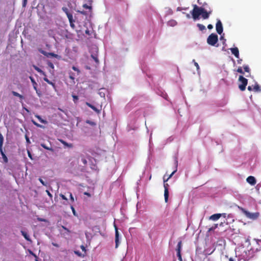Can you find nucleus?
<instances>
[{"label":"nucleus","instance_id":"nucleus-1","mask_svg":"<svg viewBox=\"0 0 261 261\" xmlns=\"http://www.w3.org/2000/svg\"><path fill=\"white\" fill-rule=\"evenodd\" d=\"M240 210L248 218L250 219L255 220L259 217V213L258 212L250 213L242 207L240 208Z\"/></svg>","mask_w":261,"mask_h":261},{"label":"nucleus","instance_id":"nucleus-2","mask_svg":"<svg viewBox=\"0 0 261 261\" xmlns=\"http://www.w3.org/2000/svg\"><path fill=\"white\" fill-rule=\"evenodd\" d=\"M218 41V35L216 34L212 33L209 35L207 38V43L212 46H215Z\"/></svg>","mask_w":261,"mask_h":261},{"label":"nucleus","instance_id":"nucleus-3","mask_svg":"<svg viewBox=\"0 0 261 261\" xmlns=\"http://www.w3.org/2000/svg\"><path fill=\"white\" fill-rule=\"evenodd\" d=\"M203 10V8L198 7L197 5H194V8L191 13L193 18L194 19H198L199 16L201 15V11Z\"/></svg>","mask_w":261,"mask_h":261},{"label":"nucleus","instance_id":"nucleus-4","mask_svg":"<svg viewBox=\"0 0 261 261\" xmlns=\"http://www.w3.org/2000/svg\"><path fill=\"white\" fill-rule=\"evenodd\" d=\"M239 81L241 83L239 85L240 90L242 91H244L247 85L248 80L242 75H240L239 77Z\"/></svg>","mask_w":261,"mask_h":261},{"label":"nucleus","instance_id":"nucleus-5","mask_svg":"<svg viewBox=\"0 0 261 261\" xmlns=\"http://www.w3.org/2000/svg\"><path fill=\"white\" fill-rule=\"evenodd\" d=\"M216 28L217 32L220 35L221 34V33L223 32V27H222V24L221 23V21L219 19H218L217 20V22L216 23Z\"/></svg>","mask_w":261,"mask_h":261},{"label":"nucleus","instance_id":"nucleus-6","mask_svg":"<svg viewBox=\"0 0 261 261\" xmlns=\"http://www.w3.org/2000/svg\"><path fill=\"white\" fill-rule=\"evenodd\" d=\"M114 227H115V248H117L118 246H119V232H118V228L116 226V225L115 224L114 225Z\"/></svg>","mask_w":261,"mask_h":261},{"label":"nucleus","instance_id":"nucleus-7","mask_svg":"<svg viewBox=\"0 0 261 261\" xmlns=\"http://www.w3.org/2000/svg\"><path fill=\"white\" fill-rule=\"evenodd\" d=\"M164 189H165V190H164L165 201L166 202H167L168 200V197H169V191H168V184H165V182H164Z\"/></svg>","mask_w":261,"mask_h":261},{"label":"nucleus","instance_id":"nucleus-8","mask_svg":"<svg viewBox=\"0 0 261 261\" xmlns=\"http://www.w3.org/2000/svg\"><path fill=\"white\" fill-rule=\"evenodd\" d=\"M212 11L207 12L203 8V10L201 11V15L202 17L204 19H207L209 17L210 14L212 13Z\"/></svg>","mask_w":261,"mask_h":261},{"label":"nucleus","instance_id":"nucleus-9","mask_svg":"<svg viewBox=\"0 0 261 261\" xmlns=\"http://www.w3.org/2000/svg\"><path fill=\"white\" fill-rule=\"evenodd\" d=\"M247 181L251 185H254L256 182V180L254 176H248L246 179Z\"/></svg>","mask_w":261,"mask_h":261},{"label":"nucleus","instance_id":"nucleus-10","mask_svg":"<svg viewBox=\"0 0 261 261\" xmlns=\"http://www.w3.org/2000/svg\"><path fill=\"white\" fill-rule=\"evenodd\" d=\"M230 50L231 53L237 58H239V49L237 47L231 48Z\"/></svg>","mask_w":261,"mask_h":261},{"label":"nucleus","instance_id":"nucleus-11","mask_svg":"<svg viewBox=\"0 0 261 261\" xmlns=\"http://www.w3.org/2000/svg\"><path fill=\"white\" fill-rule=\"evenodd\" d=\"M221 217V214H215L210 216V219L213 221H216L218 220Z\"/></svg>","mask_w":261,"mask_h":261},{"label":"nucleus","instance_id":"nucleus-12","mask_svg":"<svg viewBox=\"0 0 261 261\" xmlns=\"http://www.w3.org/2000/svg\"><path fill=\"white\" fill-rule=\"evenodd\" d=\"M181 248H182V241H179L178 242V244H177V245L176 248V251L177 254L181 253Z\"/></svg>","mask_w":261,"mask_h":261},{"label":"nucleus","instance_id":"nucleus-13","mask_svg":"<svg viewBox=\"0 0 261 261\" xmlns=\"http://www.w3.org/2000/svg\"><path fill=\"white\" fill-rule=\"evenodd\" d=\"M181 248H182V241H179L178 242V244H177V245L176 248V251L177 254L181 253Z\"/></svg>","mask_w":261,"mask_h":261},{"label":"nucleus","instance_id":"nucleus-14","mask_svg":"<svg viewBox=\"0 0 261 261\" xmlns=\"http://www.w3.org/2000/svg\"><path fill=\"white\" fill-rule=\"evenodd\" d=\"M58 140L62 144H63L66 147H67L68 148H72L73 146L72 144L68 143L67 142H66V141H65L64 140H63L62 139H58Z\"/></svg>","mask_w":261,"mask_h":261},{"label":"nucleus","instance_id":"nucleus-15","mask_svg":"<svg viewBox=\"0 0 261 261\" xmlns=\"http://www.w3.org/2000/svg\"><path fill=\"white\" fill-rule=\"evenodd\" d=\"M86 105L88 106L89 107H90V108H91L93 110H94L95 112H96L97 113H100V110H98V109H97L95 106H94L93 105H91V103H90L89 102H86Z\"/></svg>","mask_w":261,"mask_h":261},{"label":"nucleus","instance_id":"nucleus-16","mask_svg":"<svg viewBox=\"0 0 261 261\" xmlns=\"http://www.w3.org/2000/svg\"><path fill=\"white\" fill-rule=\"evenodd\" d=\"M0 152L4 162L7 163L8 161V158L3 150V147L0 148Z\"/></svg>","mask_w":261,"mask_h":261},{"label":"nucleus","instance_id":"nucleus-17","mask_svg":"<svg viewBox=\"0 0 261 261\" xmlns=\"http://www.w3.org/2000/svg\"><path fill=\"white\" fill-rule=\"evenodd\" d=\"M34 69L37 71H38L41 74L43 75L44 76H46V73L43 70H42L40 68H39V67H38L36 66H34Z\"/></svg>","mask_w":261,"mask_h":261},{"label":"nucleus","instance_id":"nucleus-18","mask_svg":"<svg viewBox=\"0 0 261 261\" xmlns=\"http://www.w3.org/2000/svg\"><path fill=\"white\" fill-rule=\"evenodd\" d=\"M12 94L15 96H17L18 97H19L20 99H24V97L23 96H22V95L19 94L18 93L15 92V91H12Z\"/></svg>","mask_w":261,"mask_h":261},{"label":"nucleus","instance_id":"nucleus-19","mask_svg":"<svg viewBox=\"0 0 261 261\" xmlns=\"http://www.w3.org/2000/svg\"><path fill=\"white\" fill-rule=\"evenodd\" d=\"M44 81L47 83L48 84L51 85L53 87L55 88V84L50 81L47 78V76H44L43 78Z\"/></svg>","mask_w":261,"mask_h":261},{"label":"nucleus","instance_id":"nucleus-20","mask_svg":"<svg viewBox=\"0 0 261 261\" xmlns=\"http://www.w3.org/2000/svg\"><path fill=\"white\" fill-rule=\"evenodd\" d=\"M253 89L255 92H259L261 91L260 87L257 83L254 85Z\"/></svg>","mask_w":261,"mask_h":261},{"label":"nucleus","instance_id":"nucleus-21","mask_svg":"<svg viewBox=\"0 0 261 261\" xmlns=\"http://www.w3.org/2000/svg\"><path fill=\"white\" fill-rule=\"evenodd\" d=\"M176 24H177V22L174 20H171L168 22V25L171 26V27H174V26L176 25Z\"/></svg>","mask_w":261,"mask_h":261},{"label":"nucleus","instance_id":"nucleus-22","mask_svg":"<svg viewBox=\"0 0 261 261\" xmlns=\"http://www.w3.org/2000/svg\"><path fill=\"white\" fill-rule=\"evenodd\" d=\"M35 116L41 122L44 124L47 123V121L41 118V116L38 115H35Z\"/></svg>","mask_w":261,"mask_h":261},{"label":"nucleus","instance_id":"nucleus-23","mask_svg":"<svg viewBox=\"0 0 261 261\" xmlns=\"http://www.w3.org/2000/svg\"><path fill=\"white\" fill-rule=\"evenodd\" d=\"M30 79H31V81L33 84V88L35 90H36V89L37 88V83L35 82V80L32 77H30Z\"/></svg>","mask_w":261,"mask_h":261},{"label":"nucleus","instance_id":"nucleus-24","mask_svg":"<svg viewBox=\"0 0 261 261\" xmlns=\"http://www.w3.org/2000/svg\"><path fill=\"white\" fill-rule=\"evenodd\" d=\"M41 146L45 149H47V150H50L51 151H54L53 149L51 147L48 146L46 145L45 144H43V143L41 144Z\"/></svg>","mask_w":261,"mask_h":261},{"label":"nucleus","instance_id":"nucleus-25","mask_svg":"<svg viewBox=\"0 0 261 261\" xmlns=\"http://www.w3.org/2000/svg\"><path fill=\"white\" fill-rule=\"evenodd\" d=\"M67 16L68 18V20H69V21L70 23H72V22H74V20L73 19V16L71 13L70 14H67Z\"/></svg>","mask_w":261,"mask_h":261},{"label":"nucleus","instance_id":"nucleus-26","mask_svg":"<svg viewBox=\"0 0 261 261\" xmlns=\"http://www.w3.org/2000/svg\"><path fill=\"white\" fill-rule=\"evenodd\" d=\"M91 57L94 60V61L95 62L96 64H99V60L98 59V57H97V55H91Z\"/></svg>","mask_w":261,"mask_h":261},{"label":"nucleus","instance_id":"nucleus-27","mask_svg":"<svg viewBox=\"0 0 261 261\" xmlns=\"http://www.w3.org/2000/svg\"><path fill=\"white\" fill-rule=\"evenodd\" d=\"M197 27H198V28L199 29V30L200 31H203L204 30H205V27L202 24H200V23L197 24Z\"/></svg>","mask_w":261,"mask_h":261},{"label":"nucleus","instance_id":"nucleus-28","mask_svg":"<svg viewBox=\"0 0 261 261\" xmlns=\"http://www.w3.org/2000/svg\"><path fill=\"white\" fill-rule=\"evenodd\" d=\"M21 232L22 235L24 237V238L27 240H29V236L28 235V234L25 232H24L23 231H21Z\"/></svg>","mask_w":261,"mask_h":261},{"label":"nucleus","instance_id":"nucleus-29","mask_svg":"<svg viewBox=\"0 0 261 261\" xmlns=\"http://www.w3.org/2000/svg\"><path fill=\"white\" fill-rule=\"evenodd\" d=\"M177 170H174L171 174L169 175L168 177L166 179V180H164V182H167L170 178L172 177V176L173 175V174L176 172Z\"/></svg>","mask_w":261,"mask_h":261},{"label":"nucleus","instance_id":"nucleus-30","mask_svg":"<svg viewBox=\"0 0 261 261\" xmlns=\"http://www.w3.org/2000/svg\"><path fill=\"white\" fill-rule=\"evenodd\" d=\"M62 10L66 13V15L67 14H70V13L69 12L68 9L66 7H63Z\"/></svg>","mask_w":261,"mask_h":261},{"label":"nucleus","instance_id":"nucleus-31","mask_svg":"<svg viewBox=\"0 0 261 261\" xmlns=\"http://www.w3.org/2000/svg\"><path fill=\"white\" fill-rule=\"evenodd\" d=\"M72 96L73 97V100L74 102L75 103H76L77 102V100L79 99L78 96L75 95H72Z\"/></svg>","mask_w":261,"mask_h":261},{"label":"nucleus","instance_id":"nucleus-32","mask_svg":"<svg viewBox=\"0 0 261 261\" xmlns=\"http://www.w3.org/2000/svg\"><path fill=\"white\" fill-rule=\"evenodd\" d=\"M83 7L85 8V9H89L90 10H91L92 9V7L91 6H88L87 4H84Z\"/></svg>","mask_w":261,"mask_h":261},{"label":"nucleus","instance_id":"nucleus-33","mask_svg":"<svg viewBox=\"0 0 261 261\" xmlns=\"http://www.w3.org/2000/svg\"><path fill=\"white\" fill-rule=\"evenodd\" d=\"M217 227H218V224H215L212 227L209 228L208 231H211L215 230L216 228H217Z\"/></svg>","mask_w":261,"mask_h":261},{"label":"nucleus","instance_id":"nucleus-34","mask_svg":"<svg viewBox=\"0 0 261 261\" xmlns=\"http://www.w3.org/2000/svg\"><path fill=\"white\" fill-rule=\"evenodd\" d=\"M32 122H33V123L35 125H36V126H37V127H41V128L44 127L42 125H40V124H39L37 123V122H35V121H34V120H32Z\"/></svg>","mask_w":261,"mask_h":261},{"label":"nucleus","instance_id":"nucleus-35","mask_svg":"<svg viewBox=\"0 0 261 261\" xmlns=\"http://www.w3.org/2000/svg\"><path fill=\"white\" fill-rule=\"evenodd\" d=\"M243 68H244V70L246 72H250V69H249L248 66L245 65V66H243Z\"/></svg>","mask_w":261,"mask_h":261},{"label":"nucleus","instance_id":"nucleus-36","mask_svg":"<svg viewBox=\"0 0 261 261\" xmlns=\"http://www.w3.org/2000/svg\"><path fill=\"white\" fill-rule=\"evenodd\" d=\"M71 208L72 210V211L73 215L75 216H77V214H76V213L75 212V209H74V208L73 207V206H72V205L71 206Z\"/></svg>","mask_w":261,"mask_h":261},{"label":"nucleus","instance_id":"nucleus-37","mask_svg":"<svg viewBox=\"0 0 261 261\" xmlns=\"http://www.w3.org/2000/svg\"><path fill=\"white\" fill-rule=\"evenodd\" d=\"M72 69L73 70H74L75 71H77L78 74L80 73V70L77 67H76L75 66H72Z\"/></svg>","mask_w":261,"mask_h":261},{"label":"nucleus","instance_id":"nucleus-38","mask_svg":"<svg viewBox=\"0 0 261 261\" xmlns=\"http://www.w3.org/2000/svg\"><path fill=\"white\" fill-rule=\"evenodd\" d=\"M37 220L40 222H47V220L44 218H37Z\"/></svg>","mask_w":261,"mask_h":261},{"label":"nucleus","instance_id":"nucleus-39","mask_svg":"<svg viewBox=\"0 0 261 261\" xmlns=\"http://www.w3.org/2000/svg\"><path fill=\"white\" fill-rule=\"evenodd\" d=\"M237 72H238L239 73H242V74H244V72H243L241 67H240L238 68Z\"/></svg>","mask_w":261,"mask_h":261},{"label":"nucleus","instance_id":"nucleus-40","mask_svg":"<svg viewBox=\"0 0 261 261\" xmlns=\"http://www.w3.org/2000/svg\"><path fill=\"white\" fill-rule=\"evenodd\" d=\"M47 64H48V66L50 67L52 69H54V64L51 62H48L47 63Z\"/></svg>","mask_w":261,"mask_h":261},{"label":"nucleus","instance_id":"nucleus-41","mask_svg":"<svg viewBox=\"0 0 261 261\" xmlns=\"http://www.w3.org/2000/svg\"><path fill=\"white\" fill-rule=\"evenodd\" d=\"M177 256L178 257L179 261H182V257L181 253L177 254Z\"/></svg>","mask_w":261,"mask_h":261},{"label":"nucleus","instance_id":"nucleus-42","mask_svg":"<svg viewBox=\"0 0 261 261\" xmlns=\"http://www.w3.org/2000/svg\"><path fill=\"white\" fill-rule=\"evenodd\" d=\"M46 192L47 193V195L50 197V198L51 199L53 198V195L50 193V192L48 190H46Z\"/></svg>","mask_w":261,"mask_h":261},{"label":"nucleus","instance_id":"nucleus-43","mask_svg":"<svg viewBox=\"0 0 261 261\" xmlns=\"http://www.w3.org/2000/svg\"><path fill=\"white\" fill-rule=\"evenodd\" d=\"M39 180L43 186H46V184L45 183V182L43 180V179L41 178H39Z\"/></svg>","mask_w":261,"mask_h":261},{"label":"nucleus","instance_id":"nucleus-44","mask_svg":"<svg viewBox=\"0 0 261 261\" xmlns=\"http://www.w3.org/2000/svg\"><path fill=\"white\" fill-rule=\"evenodd\" d=\"M60 196L62 198V199L63 200H67V198L65 197V195H64L63 194H60Z\"/></svg>","mask_w":261,"mask_h":261},{"label":"nucleus","instance_id":"nucleus-45","mask_svg":"<svg viewBox=\"0 0 261 261\" xmlns=\"http://www.w3.org/2000/svg\"><path fill=\"white\" fill-rule=\"evenodd\" d=\"M35 91H36V93H37V95H38L39 97H40V96H41V92H40L39 90H38V89H37V88L36 89V90H35Z\"/></svg>","mask_w":261,"mask_h":261},{"label":"nucleus","instance_id":"nucleus-46","mask_svg":"<svg viewBox=\"0 0 261 261\" xmlns=\"http://www.w3.org/2000/svg\"><path fill=\"white\" fill-rule=\"evenodd\" d=\"M82 162H83V163L84 164V165H86L87 163V161L86 160V159L85 158H82Z\"/></svg>","mask_w":261,"mask_h":261},{"label":"nucleus","instance_id":"nucleus-47","mask_svg":"<svg viewBox=\"0 0 261 261\" xmlns=\"http://www.w3.org/2000/svg\"><path fill=\"white\" fill-rule=\"evenodd\" d=\"M70 198L71 201L72 202H74V197H73L72 194L71 193H70Z\"/></svg>","mask_w":261,"mask_h":261},{"label":"nucleus","instance_id":"nucleus-48","mask_svg":"<svg viewBox=\"0 0 261 261\" xmlns=\"http://www.w3.org/2000/svg\"><path fill=\"white\" fill-rule=\"evenodd\" d=\"M49 55L51 57H56V58L58 56V55L57 54H55L53 53H50L49 54Z\"/></svg>","mask_w":261,"mask_h":261},{"label":"nucleus","instance_id":"nucleus-49","mask_svg":"<svg viewBox=\"0 0 261 261\" xmlns=\"http://www.w3.org/2000/svg\"><path fill=\"white\" fill-rule=\"evenodd\" d=\"M207 28L209 29V30H211L213 28V26L212 24H209L208 25H207Z\"/></svg>","mask_w":261,"mask_h":261},{"label":"nucleus","instance_id":"nucleus-50","mask_svg":"<svg viewBox=\"0 0 261 261\" xmlns=\"http://www.w3.org/2000/svg\"><path fill=\"white\" fill-rule=\"evenodd\" d=\"M194 65H195V66L196 67L197 69H199V66L197 62H195V63H194Z\"/></svg>","mask_w":261,"mask_h":261},{"label":"nucleus","instance_id":"nucleus-51","mask_svg":"<svg viewBox=\"0 0 261 261\" xmlns=\"http://www.w3.org/2000/svg\"><path fill=\"white\" fill-rule=\"evenodd\" d=\"M25 139H26V141L28 143H30L29 138L27 135H25Z\"/></svg>","mask_w":261,"mask_h":261},{"label":"nucleus","instance_id":"nucleus-52","mask_svg":"<svg viewBox=\"0 0 261 261\" xmlns=\"http://www.w3.org/2000/svg\"><path fill=\"white\" fill-rule=\"evenodd\" d=\"M247 89H248V90L249 91H252V89H252V87H251V86H249L248 87Z\"/></svg>","mask_w":261,"mask_h":261},{"label":"nucleus","instance_id":"nucleus-53","mask_svg":"<svg viewBox=\"0 0 261 261\" xmlns=\"http://www.w3.org/2000/svg\"><path fill=\"white\" fill-rule=\"evenodd\" d=\"M86 123H88V124H93V122H91L90 120H87L86 121Z\"/></svg>","mask_w":261,"mask_h":261},{"label":"nucleus","instance_id":"nucleus-54","mask_svg":"<svg viewBox=\"0 0 261 261\" xmlns=\"http://www.w3.org/2000/svg\"><path fill=\"white\" fill-rule=\"evenodd\" d=\"M221 214V216L223 217L224 218H226V213H223V214Z\"/></svg>","mask_w":261,"mask_h":261},{"label":"nucleus","instance_id":"nucleus-55","mask_svg":"<svg viewBox=\"0 0 261 261\" xmlns=\"http://www.w3.org/2000/svg\"><path fill=\"white\" fill-rule=\"evenodd\" d=\"M69 78H70V79H71V80H73L74 79V77L73 76V75H69Z\"/></svg>","mask_w":261,"mask_h":261},{"label":"nucleus","instance_id":"nucleus-56","mask_svg":"<svg viewBox=\"0 0 261 261\" xmlns=\"http://www.w3.org/2000/svg\"><path fill=\"white\" fill-rule=\"evenodd\" d=\"M27 2V0H23V6H25Z\"/></svg>","mask_w":261,"mask_h":261},{"label":"nucleus","instance_id":"nucleus-57","mask_svg":"<svg viewBox=\"0 0 261 261\" xmlns=\"http://www.w3.org/2000/svg\"><path fill=\"white\" fill-rule=\"evenodd\" d=\"M70 26H71L72 28H74V24H73V22H72V23H70Z\"/></svg>","mask_w":261,"mask_h":261},{"label":"nucleus","instance_id":"nucleus-58","mask_svg":"<svg viewBox=\"0 0 261 261\" xmlns=\"http://www.w3.org/2000/svg\"><path fill=\"white\" fill-rule=\"evenodd\" d=\"M182 9H182V8L178 7V8H177V11H180V10H182ZM184 9L185 10V9Z\"/></svg>","mask_w":261,"mask_h":261},{"label":"nucleus","instance_id":"nucleus-59","mask_svg":"<svg viewBox=\"0 0 261 261\" xmlns=\"http://www.w3.org/2000/svg\"><path fill=\"white\" fill-rule=\"evenodd\" d=\"M84 194L86 195H87L88 196H90V193H88V192H85L84 193Z\"/></svg>","mask_w":261,"mask_h":261},{"label":"nucleus","instance_id":"nucleus-60","mask_svg":"<svg viewBox=\"0 0 261 261\" xmlns=\"http://www.w3.org/2000/svg\"><path fill=\"white\" fill-rule=\"evenodd\" d=\"M242 61V60H238V63L239 64H241V61Z\"/></svg>","mask_w":261,"mask_h":261},{"label":"nucleus","instance_id":"nucleus-61","mask_svg":"<svg viewBox=\"0 0 261 261\" xmlns=\"http://www.w3.org/2000/svg\"><path fill=\"white\" fill-rule=\"evenodd\" d=\"M229 261H234L232 257L229 258Z\"/></svg>","mask_w":261,"mask_h":261},{"label":"nucleus","instance_id":"nucleus-62","mask_svg":"<svg viewBox=\"0 0 261 261\" xmlns=\"http://www.w3.org/2000/svg\"><path fill=\"white\" fill-rule=\"evenodd\" d=\"M80 12L81 14H86V13H85L84 11H80Z\"/></svg>","mask_w":261,"mask_h":261},{"label":"nucleus","instance_id":"nucleus-63","mask_svg":"<svg viewBox=\"0 0 261 261\" xmlns=\"http://www.w3.org/2000/svg\"><path fill=\"white\" fill-rule=\"evenodd\" d=\"M85 32H86V33L87 34H88V35L89 34V31H88V30H86Z\"/></svg>","mask_w":261,"mask_h":261},{"label":"nucleus","instance_id":"nucleus-64","mask_svg":"<svg viewBox=\"0 0 261 261\" xmlns=\"http://www.w3.org/2000/svg\"><path fill=\"white\" fill-rule=\"evenodd\" d=\"M201 0H198V1H197L198 3V4H201Z\"/></svg>","mask_w":261,"mask_h":261}]
</instances>
